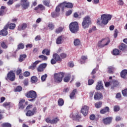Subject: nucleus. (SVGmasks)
Masks as SVG:
<instances>
[{
    "label": "nucleus",
    "mask_w": 127,
    "mask_h": 127,
    "mask_svg": "<svg viewBox=\"0 0 127 127\" xmlns=\"http://www.w3.org/2000/svg\"><path fill=\"white\" fill-rule=\"evenodd\" d=\"M60 56L62 59H65V58L67 57V54H66L65 53H63L60 54Z\"/></svg>",
    "instance_id": "864d4df0"
},
{
    "label": "nucleus",
    "mask_w": 127,
    "mask_h": 127,
    "mask_svg": "<svg viewBox=\"0 0 127 127\" xmlns=\"http://www.w3.org/2000/svg\"><path fill=\"white\" fill-rule=\"evenodd\" d=\"M25 110L26 111L25 115L27 117H32L37 113V108L32 104L28 105L26 107Z\"/></svg>",
    "instance_id": "f257e3e1"
},
{
    "label": "nucleus",
    "mask_w": 127,
    "mask_h": 127,
    "mask_svg": "<svg viewBox=\"0 0 127 127\" xmlns=\"http://www.w3.org/2000/svg\"><path fill=\"white\" fill-rule=\"evenodd\" d=\"M66 5H67V2L64 1L62 3L60 4L59 6L60 7H62V10H64V8L66 7Z\"/></svg>",
    "instance_id": "72a5a7b5"
},
{
    "label": "nucleus",
    "mask_w": 127,
    "mask_h": 127,
    "mask_svg": "<svg viewBox=\"0 0 127 127\" xmlns=\"http://www.w3.org/2000/svg\"><path fill=\"white\" fill-rule=\"evenodd\" d=\"M110 42H111V40L109 38H103L98 42V47L100 48H103V47H105V46L109 45Z\"/></svg>",
    "instance_id": "39448f33"
},
{
    "label": "nucleus",
    "mask_w": 127,
    "mask_h": 127,
    "mask_svg": "<svg viewBox=\"0 0 127 127\" xmlns=\"http://www.w3.org/2000/svg\"><path fill=\"white\" fill-rule=\"evenodd\" d=\"M91 23L92 22L91 21V18H90V16H86L83 18L82 22V26L84 29H86V28H89V26Z\"/></svg>",
    "instance_id": "423d86ee"
},
{
    "label": "nucleus",
    "mask_w": 127,
    "mask_h": 127,
    "mask_svg": "<svg viewBox=\"0 0 127 127\" xmlns=\"http://www.w3.org/2000/svg\"><path fill=\"white\" fill-rule=\"evenodd\" d=\"M35 41H39V40H41V37L40 36V35H37V36H36V37L35 38Z\"/></svg>",
    "instance_id": "680f3d73"
},
{
    "label": "nucleus",
    "mask_w": 127,
    "mask_h": 127,
    "mask_svg": "<svg viewBox=\"0 0 127 127\" xmlns=\"http://www.w3.org/2000/svg\"><path fill=\"white\" fill-rule=\"evenodd\" d=\"M58 104L60 107H62V106L64 105V100H63L62 98H59L58 101Z\"/></svg>",
    "instance_id": "e433bc0d"
},
{
    "label": "nucleus",
    "mask_w": 127,
    "mask_h": 127,
    "mask_svg": "<svg viewBox=\"0 0 127 127\" xmlns=\"http://www.w3.org/2000/svg\"><path fill=\"white\" fill-rule=\"evenodd\" d=\"M102 23L104 25H107L109 23V21L112 19V15L104 14L101 15Z\"/></svg>",
    "instance_id": "6e6552de"
},
{
    "label": "nucleus",
    "mask_w": 127,
    "mask_h": 127,
    "mask_svg": "<svg viewBox=\"0 0 127 127\" xmlns=\"http://www.w3.org/2000/svg\"><path fill=\"white\" fill-rule=\"evenodd\" d=\"M49 29H50V30H53V29H54L55 26L54 25V24L52 23H49L48 25Z\"/></svg>",
    "instance_id": "a18cd8bd"
},
{
    "label": "nucleus",
    "mask_w": 127,
    "mask_h": 127,
    "mask_svg": "<svg viewBox=\"0 0 127 127\" xmlns=\"http://www.w3.org/2000/svg\"><path fill=\"white\" fill-rule=\"evenodd\" d=\"M64 41V36L61 35L59 36L56 40L57 44H62V41Z\"/></svg>",
    "instance_id": "aec40b11"
},
{
    "label": "nucleus",
    "mask_w": 127,
    "mask_h": 127,
    "mask_svg": "<svg viewBox=\"0 0 127 127\" xmlns=\"http://www.w3.org/2000/svg\"><path fill=\"white\" fill-rule=\"evenodd\" d=\"M90 107L87 105H84L81 108L80 112L82 115H83L84 117H86L88 115V113H89V110Z\"/></svg>",
    "instance_id": "9b49d317"
},
{
    "label": "nucleus",
    "mask_w": 127,
    "mask_h": 127,
    "mask_svg": "<svg viewBox=\"0 0 127 127\" xmlns=\"http://www.w3.org/2000/svg\"><path fill=\"white\" fill-rule=\"evenodd\" d=\"M38 58H39V59H41L42 61H47V59H48V58H47L46 56H44L43 55H40L38 57Z\"/></svg>",
    "instance_id": "c9c22d12"
},
{
    "label": "nucleus",
    "mask_w": 127,
    "mask_h": 127,
    "mask_svg": "<svg viewBox=\"0 0 127 127\" xmlns=\"http://www.w3.org/2000/svg\"><path fill=\"white\" fill-rule=\"evenodd\" d=\"M5 26H7V29L9 28L10 29L13 30L14 28H15L16 25L14 23H10V24H7Z\"/></svg>",
    "instance_id": "393cba45"
},
{
    "label": "nucleus",
    "mask_w": 127,
    "mask_h": 127,
    "mask_svg": "<svg viewBox=\"0 0 127 127\" xmlns=\"http://www.w3.org/2000/svg\"><path fill=\"white\" fill-rule=\"evenodd\" d=\"M71 79V75L70 74H66L64 78V81L65 83H68Z\"/></svg>",
    "instance_id": "bb28decb"
},
{
    "label": "nucleus",
    "mask_w": 127,
    "mask_h": 127,
    "mask_svg": "<svg viewBox=\"0 0 127 127\" xmlns=\"http://www.w3.org/2000/svg\"><path fill=\"white\" fill-rule=\"evenodd\" d=\"M13 3V0H8L7 2V4L8 5H11Z\"/></svg>",
    "instance_id": "774afa93"
},
{
    "label": "nucleus",
    "mask_w": 127,
    "mask_h": 127,
    "mask_svg": "<svg viewBox=\"0 0 127 127\" xmlns=\"http://www.w3.org/2000/svg\"><path fill=\"white\" fill-rule=\"evenodd\" d=\"M42 54H46L47 56L50 55V51L47 49H45L43 50L42 52Z\"/></svg>",
    "instance_id": "f704fd0d"
},
{
    "label": "nucleus",
    "mask_w": 127,
    "mask_h": 127,
    "mask_svg": "<svg viewBox=\"0 0 127 127\" xmlns=\"http://www.w3.org/2000/svg\"><path fill=\"white\" fill-rule=\"evenodd\" d=\"M46 78H47V74H45L41 76V80L42 82H44L45 80H46Z\"/></svg>",
    "instance_id": "4d7b16f0"
},
{
    "label": "nucleus",
    "mask_w": 127,
    "mask_h": 127,
    "mask_svg": "<svg viewBox=\"0 0 127 127\" xmlns=\"http://www.w3.org/2000/svg\"><path fill=\"white\" fill-rule=\"evenodd\" d=\"M121 76L123 79H127V69H123L121 72Z\"/></svg>",
    "instance_id": "412c9836"
},
{
    "label": "nucleus",
    "mask_w": 127,
    "mask_h": 127,
    "mask_svg": "<svg viewBox=\"0 0 127 127\" xmlns=\"http://www.w3.org/2000/svg\"><path fill=\"white\" fill-rule=\"evenodd\" d=\"M112 54L115 56H118V55H120V50H119L118 49H114L112 52Z\"/></svg>",
    "instance_id": "7c9ffc66"
},
{
    "label": "nucleus",
    "mask_w": 127,
    "mask_h": 127,
    "mask_svg": "<svg viewBox=\"0 0 127 127\" xmlns=\"http://www.w3.org/2000/svg\"><path fill=\"white\" fill-rule=\"evenodd\" d=\"M43 3L44 4V5H46V6H48V7H50V0H45L43 1Z\"/></svg>",
    "instance_id": "58836bf2"
},
{
    "label": "nucleus",
    "mask_w": 127,
    "mask_h": 127,
    "mask_svg": "<svg viewBox=\"0 0 127 127\" xmlns=\"http://www.w3.org/2000/svg\"><path fill=\"white\" fill-rule=\"evenodd\" d=\"M53 57L54 59H55L56 60V61H57V62L62 61V59H61L60 58V56H59V55H58V54H54L53 55Z\"/></svg>",
    "instance_id": "a878e982"
},
{
    "label": "nucleus",
    "mask_w": 127,
    "mask_h": 127,
    "mask_svg": "<svg viewBox=\"0 0 127 127\" xmlns=\"http://www.w3.org/2000/svg\"><path fill=\"white\" fill-rule=\"evenodd\" d=\"M96 89L98 91L100 90H103L104 86H103V82L101 81H99L97 82V84L96 85Z\"/></svg>",
    "instance_id": "a211bd4d"
},
{
    "label": "nucleus",
    "mask_w": 127,
    "mask_h": 127,
    "mask_svg": "<svg viewBox=\"0 0 127 127\" xmlns=\"http://www.w3.org/2000/svg\"><path fill=\"white\" fill-rule=\"evenodd\" d=\"M100 114H106V113H110V108L107 106L103 108V109L101 110L100 111Z\"/></svg>",
    "instance_id": "b1692460"
},
{
    "label": "nucleus",
    "mask_w": 127,
    "mask_h": 127,
    "mask_svg": "<svg viewBox=\"0 0 127 127\" xmlns=\"http://www.w3.org/2000/svg\"><path fill=\"white\" fill-rule=\"evenodd\" d=\"M15 92H21L22 91V87L18 86L14 89Z\"/></svg>",
    "instance_id": "49530a36"
},
{
    "label": "nucleus",
    "mask_w": 127,
    "mask_h": 127,
    "mask_svg": "<svg viewBox=\"0 0 127 127\" xmlns=\"http://www.w3.org/2000/svg\"><path fill=\"white\" fill-rule=\"evenodd\" d=\"M66 8H73V4L70 2H66Z\"/></svg>",
    "instance_id": "603ef678"
},
{
    "label": "nucleus",
    "mask_w": 127,
    "mask_h": 127,
    "mask_svg": "<svg viewBox=\"0 0 127 127\" xmlns=\"http://www.w3.org/2000/svg\"><path fill=\"white\" fill-rule=\"evenodd\" d=\"M24 76L25 77H29L30 76V72L29 71H25L24 72Z\"/></svg>",
    "instance_id": "0e129e2a"
},
{
    "label": "nucleus",
    "mask_w": 127,
    "mask_h": 127,
    "mask_svg": "<svg viewBox=\"0 0 127 127\" xmlns=\"http://www.w3.org/2000/svg\"><path fill=\"white\" fill-rule=\"evenodd\" d=\"M122 94H123V96L126 97V96H127V89H125L122 90Z\"/></svg>",
    "instance_id": "338daca9"
},
{
    "label": "nucleus",
    "mask_w": 127,
    "mask_h": 127,
    "mask_svg": "<svg viewBox=\"0 0 127 127\" xmlns=\"http://www.w3.org/2000/svg\"><path fill=\"white\" fill-rule=\"evenodd\" d=\"M7 26L5 25L3 29L0 31V36H6L8 34Z\"/></svg>",
    "instance_id": "f8f14e48"
},
{
    "label": "nucleus",
    "mask_w": 127,
    "mask_h": 127,
    "mask_svg": "<svg viewBox=\"0 0 127 127\" xmlns=\"http://www.w3.org/2000/svg\"><path fill=\"white\" fill-rule=\"evenodd\" d=\"M118 33H119V31H118V29H116L114 30V38H117V37H118Z\"/></svg>",
    "instance_id": "6e6d98bb"
},
{
    "label": "nucleus",
    "mask_w": 127,
    "mask_h": 127,
    "mask_svg": "<svg viewBox=\"0 0 127 127\" xmlns=\"http://www.w3.org/2000/svg\"><path fill=\"white\" fill-rule=\"evenodd\" d=\"M76 94H78L77 89H74L69 94V98L70 100H74L76 98Z\"/></svg>",
    "instance_id": "f3484780"
},
{
    "label": "nucleus",
    "mask_w": 127,
    "mask_h": 127,
    "mask_svg": "<svg viewBox=\"0 0 127 127\" xmlns=\"http://www.w3.org/2000/svg\"><path fill=\"white\" fill-rule=\"evenodd\" d=\"M69 118L72 119L73 121L80 122L82 119V116L79 113V112L76 111L70 115Z\"/></svg>",
    "instance_id": "0eeeda50"
},
{
    "label": "nucleus",
    "mask_w": 127,
    "mask_h": 127,
    "mask_svg": "<svg viewBox=\"0 0 127 127\" xmlns=\"http://www.w3.org/2000/svg\"><path fill=\"white\" fill-rule=\"evenodd\" d=\"M38 9H40V10H41L42 11L43 10H45V6L41 4H38L37 6L35 7L34 10H38Z\"/></svg>",
    "instance_id": "4be33fe9"
},
{
    "label": "nucleus",
    "mask_w": 127,
    "mask_h": 127,
    "mask_svg": "<svg viewBox=\"0 0 127 127\" xmlns=\"http://www.w3.org/2000/svg\"><path fill=\"white\" fill-rule=\"evenodd\" d=\"M27 57V56L26 55H21L19 57V62H22L23 61H24L25 60V58Z\"/></svg>",
    "instance_id": "2f4dec72"
},
{
    "label": "nucleus",
    "mask_w": 127,
    "mask_h": 127,
    "mask_svg": "<svg viewBox=\"0 0 127 127\" xmlns=\"http://www.w3.org/2000/svg\"><path fill=\"white\" fill-rule=\"evenodd\" d=\"M38 81V78L36 76H33L31 78V82L32 84H34V83H37Z\"/></svg>",
    "instance_id": "cd10ccee"
},
{
    "label": "nucleus",
    "mask_w": 127,
    "mask_h": 127,
    "mask_svg": "<svg viewBox=\"0 0 127 127\" xmlns=\"http://www.w3.org/2000/svg\"><path fill=\"white\" fill-rule=\"evenodd\" d=\"M60 13H58V12H52L51 13V16L52 17H53L54 18H55V17H58V16H59Z\"/></svg>",
    "instance_id": "4c0bfd02"
},
{
    "label": "nucleus",
    "mask_w": 127,
    "mask_h": 127,
    "mask_svg": "<svg viewBox=\"0 0 127 127\" xmlns=\"http://www.w3.org/2000/svg\"><path fill=\"white\" fill-rule=\"evenodd\" d=\"M73 44L75 46H79L81 44V41L79 39H75Z\"/></svg>",
    "instance_id": "473e14b6"
},
{
    "label": "nucleus",
    "mask_w": 127,
    "mask_h": 127,
    "mask_svg": "<svg viewBox=\"0 0 127 127\" xmlns=\"http://www.w3.org/2000/svg\"><path fill=\"white\" fill-rule=\"evenodd\" d=\"M9 80L11 82H13L15 80V74L13 72V71L11 70L7 74V78L6 80Z\"/></svg>",
    "instance_id": "9d476101"
},
{
    "label": "nucleus",
    "mask_w": 127,
    "mask_h": 127,
    "mask_svg": "<svg viewBox=\"0 0 127 127\" xmlns=\"http://www.w3.org/2000/svg\"><path fill=\"white\" fill-rule=\"evenodd\" d=\"M39 62H40V61H35L34 63H33L32 65H30L28 67V69H30L31 70H34V69L36 68V66H37L38 64H39Z\"/></svg>",
    "instance_id": "6ab92c4d"
},
{
    "label": "nucleus",
    "mask_w": 127,
    "mask_h": 127,
    "mask_svg": "<svg viewBox=\"0 0 127 127\" xmlns=\"http://www.w3.org/2000/svg\"><path fill=\"white\" fill-rule=\"evenodd\" d=\"M26 97L27 98H30L31 99H29V102H33L35 101V99L37 98V93L34 90H31L28 91L26 94Z\"/></svg>",
    "instance_id": "20e7f679"
},
{
    "label": "nucleus",
    "mask_w": 127,
    "mask_h": 127,
    "mask_svg": "<svg viewBox=\"0 0 127 127\" xmlns=\"http://www.w3.org/2000/svg\"><path fill=\"white\" fill-rule=\"evenodd\" d=\"M69 30L72 33H76L79 31V24L77 22H72L69 25Z\"/></svg>",
    "instance_id": "f03ea898"
},
{
    "label": "nucleus",
    "mask_w": 127,
    "mask_h": 127,
    "mask_svg": "<svg viewBox=\"0 0 127 127\" xmlns=\"http://www.w3.org/2000/svg\"><path fill=\"white\" fill-rule=\"evenodd\" d=\"M72 10H69L68 11H66L65 13V15L66 16H69L70 14H72Z\"/></svg>",
    "instance_id": "69168bd1"
},
{
    "label": "nucleus",
    "mask_w": 127,
    "mask_h": 127,
    "mask_svg": "<svg viewBox=\"0 0 127 127\" xmlns=\"http://www.w3.org/2000/svg\"><path fill=\"white\" fill-rule=\"evenodd\" d=\"M20 27L22 30H24L27 27V24L26 23H23L20 26Z\"/></svg>",
    "instance_id": "3c124183"
},
{
    "label": "nucleus",
    "mask_w": 127,
    "mask_h": 127,
    "mask_svg": "<svg viewBox=\"0 0 127 127\" xmlns=\"http://www.w3.org/2000/svg\"><path fill=\"white\" fill-rule=\"evenodd\" d=\"M21 72H22V70L19 68H18L16 71V75L19 76V75H20V74H21Z\"/></svg>",
    "instance_id": "5fc2aeb1"
},
{
    "label": "nucleus",
    "mask_w": 127,
    "mask_h": 127,
    "mask_svg": "<svg viewBox=\"0 0 127 127\" xmlns=\"http://www.w3.org/2000/svg\"><path fill=\"white\" fill-rule=\"evenodd\" d=\"M2 127H11V124L8 123H4L1 125Z\"/></svg>",
    "instance_id": "de8ad7c7"
},
{
    "label": "nucleus",
    "mask_w": 127,
    "mask_h": 127,
    "mask_svg": "<svg viewBox=\"0 0 127 127\" xmlns=\"http://www.w3.org/2000/svg\"><path fill=\"white\" fill-rule=\"evenodd\" d=\"M116 70V68L114 66H109L108 67V73L109 74H114V71Z\"/></svg>",
    "instance_id": "c85d7f7f"
},
{
    "label": "nucleus",
    "mask_w": 127,
    "mask_h": 127,
    "mask_svg": "<svg viewBox=\"0 0 127 127\" xmlns=\"http://www.w3.org/2000/svg\"><path fill=\"white\" fill-rule=\"evenodd\" d=\"M63 29L64 28L62 27H60L56 29L55 32L56 33H57L58 34L60 33L61 32H62L63 31Z\"/></svg>",
    "instance_id": "ea45409f"
},
{
    "label": "nucleus",
    "mask_w": 127,
    "mask_h": 127,
    "mask_svg": "<svg viewBox=\"0 0 127 127\" xmlns=\"http://www.w3.org/2000/svg\"><path fill=\"white\" fill-rule=\"evenodd\" d=\"M119 48L120 50L122 51H127V45L122 43L120 46H119Z\"/></svg>",
    "instance_id": "5701e85b"
},
{
    "label": "nucleus",
    "mask_w": 127,
    "mask_h": 127,
    "mask_svg": "<svg viewBox=\"0 0 127 127\" xmlns=\"http://www.w3.org/2000/svg\"><path fill=\"white\" fill-rule=\"evenodd\" d=\"M121 110V107L119 105H115L114 106V112H119Z\"/></svg>",
    "instance_id": "37998d69"
},
{
    "label": "nucleus",
    "mask_w": 127,
    "mask_h": 127,
    "mask_svg": "<svg viewBox=\"0 0 127 127\" xmlns=\"http://www.w3.org/2000/svg\"><path fill=\"white\" fill-rule=\"evenodd\" d=\"M46 122L47 124H52V120L50 119V118H47L46 119Z\"/></svg>",
    "instance_id": "13d9d810"
},
{
    "label": "nucleus",
    "mask_w": 127,
    "mask_h": 127,
    "mask_svg": "<svg viewBox=\"0 0 127 127\" xmlns=\"http://www.w3.org/2000/svg\"><path fill=\"white\" fill-rule=\"evenodd\" d=\"M65 76V73L60 72L58 73H55L54 75V79L56 83H61L63 79Z\"/></svg>",
    "instance_id": "7ed1b4c3"
},
{
    "label": "nucleus",
    "mask_w": 127,
    "mask_h": 127,
    "mask_svg": "<svg viewBox=\"0 0 127 127\" xmlns=\"http://www.w3.org/2000/svg\"><path fill=\"white\" fill-rule=\"evenodd\" d=\"M52 124H57V123H58V122H59V121H60V119H59L58 118H55L54 119H53V120H52Z\"/></svg>",
    "instance_id": "09e8293b"
},
{
    "label": "nucleus",
    "mask_w": 127,
    "mask_h": 127,
    "mask_svg": "<svg viewBox=\"0 0 127 127\" xmlns=\"http://www.w3.org/2000/svg\"><path fill=\"white\" fill-rule=\"evenodd\" d=\"M113 121V118L108 117L103 119V123L104 125H110Z\"/></svg>",
    "instance_id": "2eb2a0df"
},
{
    "label": "nucleus",
    "mask_w": 127,
    "mask_h": 127,
    "mask_svg": "<svg viewBox=\"0 0 127 127\" xmlns=\"http://www.w3.org/2000/svg\"><path fill=\"white\" fill-rule=\"evenodd\" d=\"M25 103V99H20L19 101L18 108L19 109H21V110H23L24 108H25V105H23Z\"/></svg>",
    "instance_id": "dca6fc26"
},
{
    "label": "nucleus",
    "mask_w": 127,
    "mask_h": 127,
    "mask_svg": "<svg viewBox=\"0 0 127 127\" xmlns=\"http://www.w3.org/2000/svg\"><path fill=\"white\" fill-rule=\"evenodd\" d=\"M102 105H103V102L102 101L97 102L95 104V107L97 109H100V108H101Z\"/></svg>",
    "instance_id": "c756f323"
},
{
    "label": "nucleus",
    "mask_w": 127,
    "mask_h": 127,
    "mask_svg": "<svg viewBox=\"0 0 127 127\" xmlns=\"http://www.w3.org/2000/svg\"><path fill=\"white\" fill-rule=\"evenodd\" d=\"M113 86L114 87H118L119 86V81L117 80H113L112 81Z\"/></svg>",
    "instance_id": "8fccbe9b"
},
{
    "label": "nucleus",
    "mask_w": 127,
    "mask_h": 127,
    "mask_svg": "<svg viewBox=\"0 0 127 127\" xmlns=\"http://www.w3.org/2000/svg\"><path fill=\"white\" fill-rule=\"evenodd\" d=\"M10 105V102H4L2 106L3 107H4V108H6V107H8V106Z\"/></svg>",
    "instance_id": "e2e57ef3"
},
{
    "label": "nucleus",
    "mask_w": 127,
    "mask_h": 127,
    "mask_svg": "<svg viewBox=\"0 0 127 127\" xmlns=\"http://www.w3.org/2000/svg\"><path fill=\"white\" fill-rule=\"evenodd\" d=\"M96 71H97V69H96V68H94L92 70L91 73V75H92L91 78L92 79H95V78H96V75H95V74H96Z\"/></svg>",
    "instance_id": "79ce46f5"
},
{
    "label": "nucleus",
    "mask_w": 127,
    "mask_h": 127,
    "mask_svg": "<svg viewBox=\"0 0 127 127\" xmlns=\"http://www.w3.org/2000/svg\"><path fill=\"white\" fill-rule=\"evenodd\" d=\"M103 98V94L101 92H95L94 96V99L95 101H100V100H102Z\"/></svg>",
    "instance_id": "4468645a"
},
{
    "label": "nucleus",
    "mask_w": 127,
    "mask_h": 127,
    "mask_svg": "<svg viewBox=\"0 0 127 127\" xmlns=\"http://www.w3.org/2000/svg\"><path fill=\"white\" fill-rule=\"evenodd\" d=\"M20 2L22 9H27L30 5V3L28 1V0H21Z\"/></svg>",
    "instance_id": "1a4fd4ad"
},
{
    "label": "nucleus",
    "mask_w": 127,
    "mask_h": 127,
    "mask_svg": "<svg viewBox=\"0 0 127 127\" xmlns=\"http://www.w3.org/2000/svg\"><path fill=\"white\" fill-rule=\"evenodd\" d=\"M89 119L91 120V121H94V120L96 119V116H95L94 114H92L90 116Z\"/></svg>",
    "instance_id": "bf43d9fd"
},
{
    "label": "nucleus",
    "mask_w": 127,
    "mask_h": 127,
    "mask_svg": "<svg viewBox=\"0 0 127 127\" xmlns=\"http://www.w3.org/2000/svg\"><path fill=\"white\" fill-rule=\"evenodd\" d=\"M24 48V44L23 43H20L17 46V49L18 50H20V49H23Z\"/></svg>",
    "instance_id": "c03bdc74"
},
{
    "label": "nucleus",
    "mask_w": 127,
    "mask_h": 127,
    "mask_svg": "<svg viewBox=\"0 0 127 127\" xmlns=\"http://www.w3.org/2000/svg\"><path fill=\"white\" fill-rule=\"evenodd\" d=\"M1 47L3 49H7V48L8 47L7 46V45H6V44L5 43V42L3 41L1 43Z\"/></svg>",
    "instance_id": "a19ab883"
},
{
    "label": "nucleus",
    "mask_w": 127,
    "mask_h": 127,
    "mask_svg": "<svg viewBox=\"0 0 127 127\" xmlns=\"http://www.w3.org/2000/svg\"><path fill=\"white\" fill-rule=\"evenodd\" d=\"M47 67V64L44 63L40 64L37 68V70L38 72H43L44 71V69Z\"/></svg>",
    "instance_id": "ddd939ff"
},
{
    "label": "nucleus",
    "mask_w": 127,
    "mask_h": 127,
    "mask_svg": "<svg viewBox=\"0 0 127 127\" xmlns=\"http://www.w3.org/2000/svg\"><path fill=\"white\" fill-rule=\"evenodd\" d=\"M94 80L93 79H88V85L89 86H91V85H93V84H94Z\"/></svg>",
    "instance_id": "052dcab7"
}]
</instances>
